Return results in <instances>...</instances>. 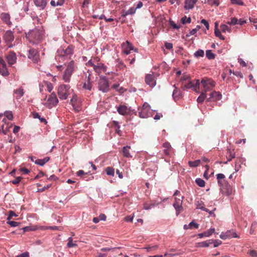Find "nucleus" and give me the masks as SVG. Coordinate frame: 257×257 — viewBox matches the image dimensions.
Here are the masks:
<instances>
[{
  "label": "nucleus",
  "mask_w": 257,
  "mask_h": 257,
  "mask_svg": "<svg viewBox=\"0 0 257 257\" xmlns=\"http://www.w3.org/2000/svg\"><path fill=\"white\" fill-rule=\"evenodd\" d=\"M124 220L126 222H133V216H127L124 218Z\"/></svg>",
  "instance_id": "obj_58"
},
{
  "label": "nucleus",
  "mask_w": 257,
  "mask_h": 257,
  "mask_svg": "<svg viewBox=\"0 0 257 257\" xmlns=\"http://www.w3.org/2000/svg\"><path fill=\"white\" fill-rule=\"evenodd\" d=\"M76 241L73 242V239L71 237H70L68 239V242L67 244V246L69 248L74 247L77 246V244L75 243Z\"/></svg>",
  "instance_id": "obj_29"
},
{
  "label": "nucleus",
  "mask_w": 257,
  "mask_h": 257,
  "mask_svg": "<svg viewBox=\"0 0 257 257\" xmlns=\"http://www.w3.org/2000/svg\"><path fill=\"white\" fill-rule=\"evenodd\" d=\"M222 98V94L219 91H213L210 93V106L211 105L210 103L217 100H219Z\"/></svg>",
  "instance_id": "obj_15"
},
{
  "label": "nucleus",
  "mask_w": 257,
  "mask_h": 257,
  "mask_svg": "<svg viewBox=\"0 0 257 257\" xmlns=\"http://www.w3.org/2000/svg\"><path fill=\"white\" fill-rule=\"evenodd\" d=\"M238 20L236 18H232L230 21H228L227 24L230 26H234L237 24Z\"/></svg>",
  "instance_id": "obj_39"
},
{
  "label": "nucleus",
  "mask_w": 257,
  "mask_h": 257,
  "mask_svg": "<svg viewBox=\"0 0 257 257\" xmlns=\"http://www.w3.org/2000/svg\"><path fill=\"white\" fill-rule=\"evenodd\" d=\"M47 88L49 92H50L52 91L53 89V86L51 83H48L47 84Z\"/></svg>",
  "instance_id": "obj_61"
},
{
  "label": "nucleus",
  "mask_w": 257,
  "mask_h": 257,
  "mask_svg": "<svg viewBox=\"0 0 257 257\" xmlns=\"http://www.w3.org/2000/svg\"><path fill=\"white\" fill-rule=\"evenodd\" d=\"M191 19L190 18H187L186 16H184L181 19V22L183 24H185L186 23H190Z\"/></svg>",
  "instance_id": "obj_40"
},
{
  "label": "nucleus",
  "mask_w": 257,
  "mask_h": 257,
  "mask_svg": "<svg viewBox=\"0 0 257 257\" xmlns=\"http://www.w3.org/2000/svg\"><path fill=\"white\" fill-rule=\"evenodd\" d=\"M26 36L27 38L29 39L30 41L33 40L40 41L43 38L42 32L38 29L31 31L26 35Z\"/></svg>",
  "instance_id": "obj_9"
},
{
  "label": "nucleus",
  "mask_w": 257,
  "mask_h": 257,
  "mask_svg": "<svg viewBox=\"0 0 257 257\" xmlns=\"http://www.w3.org/2000/svg\"><path fill=\"white\" fill-rule=\"evenodd\" d=\"M75 69L74 62L73 61H70L64 71V74L63 75V80L65 82H69L70 78L72 75V73Z\"/></svg>",
  "instance_id": "obj_5"
},
{
  "label": "nucleus",
  "mask_w": 257,
  "mask_h": 257,
  "mask_svg": "<svg viewBox=\"0 0 257 257\" xmlns=\"http://www.w3.org/2000/svg\"><path fill=\"white\" fill-rule=\"evenodd\" d=\"M44 229H51V230H60L61 227H58L57 226H44L43 227Z\"/></svg>",
  "instance_id": "obj_42"
},
{
  "label": "nucleus",
  "mask_w": 257,
  "mask_h": 257,
  "mask_svg": "<svg viewBox=\"0 0 257 257\" xmlns=\"http://www.w3.org/2000/svg\"><path fill=\"white\" fill-rule=\"evenodd\" d=\"M88 65L93 67L95 72L99 75L102 72H105L106 67L102 63L100 62V60L98 57H95L90 60L88 63Z\"/></svg>",
  "instance_id": "obj_2"
},
{
  "label": "nucleus",
  "mask_w": 257,
  "mask_h": 257,
  "mask_svg": "<svg viewBox=\"0 0 257 257\" xmlns=\"http://www.w3.org/2000/svg\"><path fill=\"white\" fill-rule=\"evenodd\" d=\"M222 243V241L219 239L210 240V244H213L214 247H217Z\"/></svg>",
  "instance_id": "obj_34"
},
{
  "label": "nucleus",
  "mask_w": 257,
  "mask_h": 257,
  "mask_svg": "<svg viewBox=\"0 0 257 257\" xmlns=\"http://www.w3.org/2000/svg\"><path fill=\"white\" fill-rule=\"evenodd\" d=\"M217 179H218V183L220 186L223 189L226 190L227 195H229L232 192V189L230 185L225 180H222L225 178L224 174L219 173L217 175Z\"/></svg>",
  "instance_id": "obj_6"
},
{
  "label": "nucleus",
  "mask_w": 257,
  "mask_h": 257,
  "mask_svg": "<svg viewBox=\"0 0 257 257\" xmlns=\"http://www.w3.org/2000/svg\"><path fill=\"white\" fill-rule=\"evenodd\" d=\"M58 102L59 101L56 94L53 92L50 95L44 105L48 108H51L52 107L56 106Z\"/></svg>",
  "instance_id": "obj_10"
},
{
  "label": "nucleus",
  "mask_w": 257,
  "mask_h": 257,
  "mask_svg": "<svg viewBox=\"0 0 257 257\" xmlns=\"http://www.w3.org/2000/svg\"><path fill=\"white\" fill-rule=\"evenodd\" d=\"M13 216H17V215L13 211H9V215L7 218L8 220H10Z\"/></svg>",
  "instance_id": "obj_50"
},
{
  "label": "nucleus",
  "mask_w": 257,
  "mask_h": 257,
  "mask_svg": "<svg viewBox=\"0 0 257 257\" xmlns=\"http://www.w3.org/2000/svg\"><path fill=\"white\" fill-rule=\"evenodd\" d=\"M4 115L9 120H13V114L12 111H7L5 112Z\"/></svg>",
  "instance_id": "obj_37"
},
{
  "label": "nucleus",
  "mask_w": 257,
  "mask_h": 257,
  "mask_svg": "<svg viewBox=\"0 0 257 257\" xmlns=\"http://www.w3.org/2000/svg\"><path fill=\"white\" fill-rule=\"evenodd\" d=\"M98 217L99 220H103V221H105L106 218V216L104 214H100Z\"/></svg>",
  "instance_id": "obj_60"
},
{
  "label": "nucleus",
  "mask_w": 257,
  "mask_h": 257,
  "mask_svg": "<svg viewBox=\"0 0 257 257\" xmlns=\"http://www.w3.org/2000/svg\"><path fill=\"white\" fill-rule=\"evenodd\" d=\"M28 58L31 59L34 63H37L40 59L38 51L35 49H30L29 50Z\"/></svg>",
  "instance_id": "obj_12"
},
{
  "label": "nucleus",
  "mask_w": 257,
  "mask_h": 257,
  "mask_svg": "<svg viewBox=\"0 0 257 257\" xmlns=\"http://www.w3.org/2000/svg\"><path fill=\"white\" fill-rule=\"evenodd\" d=\"M228 234V232H222L221 234L220 235V237L222 239H226L227 238H229L230 237V236L227 235Z\"/></svg>",
  "instance_id": "obj_45"
},
{
  "label": "nucleus",
  "mask_w": 257,
  "mask_h": 257,
  "mask_svg": "<svg viewBox=\"0 0 257 257\" xmlns=\"http://www.w3.org/2000/svg\"><path fill=\"white\" fill-rule=\"evenodd\" d=\"M227 157L228 158V160L230 161L235 157V154L232 152H230Z\"/></svg>",
  "instance_id": "obj_52"
},
{
  "label": "nucleus",
  "mask_w": 257,
  "mask_h": 257,
  "mask_svg": "<svg viewBox=\"0 0 257 257\" xmlns=\"http://www.w3.org/2000/svg\"><path fill=\"white\" fill-rule=\"evenodd\" d=\"M163 147L165 148L164 153L166 155H169L172 150L171 146L168 142H165L163 144Z\"/></svg>",
  "instance_id": "obj_25"
},
{
  "label": "nucleus",
  "mask_w": 257,
  "mask_h": 257,
  "mask_svg": "<svg viewBox=\"0 0 257 257\" xmlns=\"http://www.w3.org/2000/svg\"><path fill=\"white\" fill-rule=\"evenodd\" d=\"M0 73L4 76H7L9 75V72L8 71V69L6 67V65L4 66H2L0 67Z\"/></svg>",
  "instance_id": "obj_28"
},
{
  "label": "nucleus",
  "mask_w": 257,
  "mask_h": 257,
  "mask_svg": "<svg viewBox=\"0 0 257 257\" xmlns=\"http://www.w3.org/2000/svg\"><path fill=\"white\" fill-rule=\"evenodd\" d=\"M204 54V53L202 50H199L197 51H196L194 54L195 57H202L203 56Z\"/></svg>",
  "instance_id": "obj_44"
},
{
  "label": "nucleus",
  "mask_w": 257,
  "mask_h": 257,
  "mask_svg": "<svg viewBox=\"0 0 257 257\" xmlns=\"http://www.w3.org/2000/svg\"><path fill=\"white\" fill-rule=\"evenodd\" d=\"M200 164V160H197L193 161H189L188 164L191 167H196L198 166Z\"/></svg>",
  "instance_id": "obj_33"
},
{
  "label": "nucleus",
  "mask_w": 257,
  "mask_h": 257,
  "mask_svg": "<svg viewBox=\"0 0 257 257\" xmlns=\"http://www.w3.org/2000/svg\"><path fill=\"white\" fill-rule=\"evenodd\" d=\"M197 208L208 212V209L205 207V205L202 201H199L197 204Z\"/></svg>",
  "instance_id": "obj_31"
},
{
  "label": "nucleus",
  "mask_w": 257,
  "mask_h": 257,
  "mask_svg": "<svg viewBox=\"0 0 257 257\" xmlns=\"http://www.w3.org/2000/svg\"><path fill=\"white\" fill-rule=\"evenodd\" d=\"M34 2L37 7L42 9H44L47 4L46 0H34Z\"/></svg>",
  "instance_id": "obj_22"
},
{
  "label": "nucleus",
  "mask_w": 257,
  "mask_h": 257,
  "mask_svg": "<svg viewBox=\"0 0 257 257\" xmlns=\"http://www.w3.org/2000/svg\"><path fill=\"white\" fill-rule=\"evenodd\" d=\"M183 196H180L179 198L175 197V202L173 203V206L176 209V215L178 216L183 210L182 199Z\"/></svg>",
  "instance_id": "obj_11"
},
{
  "label": "nucleus",
  "mask_w": 257,
  "mask_h": 257,
  "mask_svg": "<svg viewBox=\"0 0 257 257\" xmlns=\"http://www.w3.org/2000/svg\"><path fill=\"white\" fill-rule=\"evenodd\" d=\"M98 88L102 92H107L109 90V84L108 79L104 76H100L98 81Z\"/></svg>",
  "instance_id": "obj_7"
},
{
  "label": "nucleus",
  "mask_w": 257,
  "mask_h": 257,
  "mask_svg": "<svg viewBox=\"0 0 257 257\" xmlns=\"http://www.w3.org/2000/svg\"><path fill=\"white\" fill-rule=\"evenodd\" d=\"M123 52L126 55H128L131 53V51L134 50V47L132 44L128 41L122 44Z\"/></svg>",
  "instance_id": "obj_17"
},
{
  "label": "nucleus",
  "mask_w": 257,
  "mask_h": 257,
  "mask_svg": "<svg viewBox=\"0 0 257 257\" xmlns=\"http://www.w3.org/2000/svg\"><path fill=\"white\" fill-rule=\"evenodd\" d=\"M220 29L223 33L231 32V29L226 25H221L220 26Z\"/></svg>",
  "instance_id": "obj_35"
},
{
  "label": "nucleus",
  "mask_w": 257,
  "mask_h": 257,
  "mask_svg": "<svg viewBox=\"0 0 257 257\" xmlns=\"http://www.w3.org/2000/svg\"><path fill=\"white\" fill-rule=\"evenodd\" d=\"M249 253L252 257H257V252L254 250H250Z\"/></svg>",
  "instance_id": "obj_56"
},
{
  "label": "nucleus",
  "mask_w": 257,
  "mask_h": 257,
  "mask_svg": "<svg viewBox=\"0 0 257 257\" xmlns=\"http://www.w3.org/2000/svg\"><path fill=\"white\" fill-rule=\"evenodd\" d=\"M22 178L21 177H18L16 178L15 180L12 181L11 182L13 184L18 185L20 183V181H21Z\"/></svg>",
  "instance_id": "obj_48"
},
{
  "label": "nucleus",
  "mask_w": 257,
  "mask_h": 257,
  "mask_svg": "<svg viewBox=\"0 0 257 257\" xmlns=\"http://www.w3.org/2000/svg\"><path fill=\"white\" fill-rule=\"evenodd\" d=\"M201 23L203 24L205 26L207 30H209V23L206 20L203 19L201 21Z\"/></svg>",
  "instance_id": "obj_62"
},
{
  "label": "nucleus",
  "mask_w": 257,
  "mask_h": 257,
  "mask_svg": "<svg viewBox=\"0 0 257 257\" xmlns=\"http://www.w3.org/2000/svg\"><path fill=\"white\" fill-rule=\"evenodd\" d=\"M211 4L212 5H215L216 6H218L219 4V0H213L212 2L210 0V5Z\"/></svg>",
  "instance_id": "obj_59"
},
{
  "label": "nucleus",
  "mask_w": 257,
  "mask_h": 257,
  "mask_svg": "<svg viewBox=\"0 0 257 257\" xmlns=\"http://www.w3.org/2000/svg\"><path fill=\"white\" fill-rule=\"evenodd\" d=\"M77 101V96L76 95V94H74L72 95V97L70 100V103L72 105V106L76 110V111H78L79 108L76 106Z\"/></svg>",
  "instance_id": "obj_24"
},
{
  "label": "nucleus",
  "mask_w": 257,
  "mask_h": 257,
  "mask_svg": "<svg viewBox=\"0 0 257 257\" xmlns=\"http://www.w3.org/2000/svg\"><path fill=\"white\" fill-rule=\"evenodd\" d=\"M16 257H29V253L28 252H25L17 255Z\"/></svg>",
  "instance_id": "obj_55"
},
{
  "label": "nucleus",
  "mask_w": 257,
  "mask_h": 257,
  "mask_svg": "<svg viewBox=\"0 0 257 257\" xmlns=\"http://www.w3.org/2000/svg\"><path fill=\"white\" fill-rule=\"evenodd\" d=\"M3 121L5 124L2 126V131L5 135H6L8 132H9L10 129L12 127V124L7 122V119L6 118H4Z\"/></svg>",
  "instance_id": "obj_19"
},
{
  "label": "nucleus",
  "mask_w": 257,
  "mask_h": 257,
  "mask_svg": "<svg viewBox=\"0 0 257 257\" xmlns=\"http://www.w3.org/2000/svg\"><path fill=\"white\" fill-rule=\"evenodd\" d=\"M188 226L190 229L198 228L199 227V224L195 223L194 221H192L188 224Z\"/></svg>",
  "instance_id": "obj_43"
},
{
  "label": "nucleus",
  "mask_w": 257,
  "mask_h": 257,
  "mask_svg": "<svg viewBox=\"0 0 257 257\" xmlns=\"http://www.w3.org/2000/svg\"><path fill=\"white\" fill-rule=\"evenodd\" d=\"M2 19L7 24H10V16L8 14L3 13L1 15Z\"/></svg>",
  "instance_id": "obj_32"
},
{
  "label": "nucleus",
  "mask_w": 257,
  "mask_h": 257,
  "mask_svg": "<svg viewBox=\"0 0 257 257\" xmlns=\"http://www.w3.org/2000/svg\"><path fill=\"white\" fill-rule=\"evenodd\" d=\"M226 232H228V234H227V235L230 236V238H232V237L236 238V237H238L236 232L235 231H234L233 230H228Z\"/></svg>",
  "instance_id": "obj_41"
},
{
  "label": "nucleus",
  "mask_w": 257,
  "mask_h": 257,
  "mask_svg": "<svg viewBox=\"0 0 257 257\" xmlns=\"http://www.w3.org/2000/svg\"><path fill=\"white\" fill-rule=\"evenodd\" d=\"M195 182L196 184L201 187H203L205 186V181L200 178H197L195 180Z\"/></svg>",
  "instance_id": "obj_36"
},
{
  "label": "nucleus",
  "mask_w": 257,
  "mask_h": 257,
  "mask_svg": "<svg viewBox=\"0 0 257 257\" xmlns=\"http://www.w3.org/2000/svg\"><path fill=\"white\" fill-rule=\"evenodd\" d=\"M6 59L8 64L11 66L16 62L17 58L16 53L13 51H10L7 55Z\"/></svg>",
  "instance_id": "obj_13"
},
{
  "label": "nucleus",
  "mask_w": 257,
  "mask_h": 257,
  "mask_svg": "<svg viewBox=\"0 0 257 257\" xmlns=\"http://www.w3.org/2000/svg\"><path fill=\"white\" fill-rule=\"evenodd\" d=\"M73 92V90L70 88L69 85L61 84L57 89V93L59 98L61 100H65L68 96Z\"/></svg>",
  "instance_id": "obj_4"
},
{
  "label": "nucleus",
  "mask_w": 257,
  "mask_h": 257,
  "mask_svg": "<svg viewBox=\"0 0 257 257\" xmlns=\"http://www.w3.org/2000/svg\"><path fill=\"white\" fill-rule=\"evenodd\" d=\"M215 29L214 33L216 37L219 38L221 40H224V37L221 35L220 31L217 29V23L215 22Z\"/></svg>",
  "instance_id": "obj_27"
},
{
  "label": "nucleus",
  "mask_w": 257,
  "mask_h": 257,
  "mask_svg": "<svg viewBox=\"0 0 257 257\" xmlns=\"http://www.w3.org/2000/svg\"><path fill=\"white\" fill-rule=\"evenodd\" d=\"M91 75L89 73L87 76V82H85L83 84V88L88 90L89 91H91L92 88V83L91 82Z\"/></svg>",
  "instance_id": "obj_20"
},
{
  "label": "nucleus",
  "mask_w": 257,
  "mask_h": 257,
  "mask_svg": "<svg viewBox=\"0 0 257 257\" xmlns=\"http://www.w3.org/2000/svg\"><path fill=\"white\" fill-rule=\"evenodd\" d=\"M15 93L17 94L16 97L20 98L24 95V89L22 87H20L15 91Z\"/></svg>",
  "instance_id": "obj_30"
},
{
  "label": "nucleus",
  "mask_w": 257,
  "mask_h": 257,
  "mask_svg": "<svg viewBox=\"0 0 257 257\" xmlns=\"http://www.w3.org/2000/svg\"><path fill=\"white\" fill-rule=\"evenodd\" d=\"M165 47L167 49H171L173 48V44L171 43L166 42L165 44Z\"/></svg>",
  "instance_id": "obj_54"
},
{
  "label": "nucleus",
  "mask_w": 257,
  "mask_h": 257,
  "mask_svg": "<svg viewBox=\"0 0 257 257\" xmlns=\"http://www.w3.org/2000/svg\"><path fill=\"white\" fill-rule=\"evenodd\" d=\"M106 174L108 175L113 176L114 174V170L111 167H107L105 169Z\"/></svg>",
  "instance_id": "obj_38"
},
{
  "label": "nucleus",
  "mask_w": 257,
  "mask_h": 257,
  "mask_svg": "<svg viewBox=\"0 0 257 257\" xmlns=\"http://www.w3.org/2000/svg\"><path fill=\"white\" fill-rule=\"evenodd\" d=\"M7 223L11 225L12 227H16L19 224V223L14 221L8 220Z\"/></svg>",
  "instance_id": "obj_49"
},
{
  "label": "nucleus",
  "mask_w": 257,
  "mask_h": 257,
  "mask_svg": "<svg viewBox=\"0 0 257 257\" xmlns=\"http://www.w3.org/2000/svg\"><path fill=\"white\" fill-rule=\"evenodd\" d=\"M231 3L234 5H237L239 6H243V3L242 0H230Z\"/></svg>",
  "instance_id": "obj_46"
},
{
  "label": "nucleus",
  "mask_w": 257,
  "mask_h": 257,
  "mask_svg": "<svg viewBox=\"0 0 257 257\" xmlns=\"http://www.w3.org/2000/svg\"><path fill=\"white\" fill-rule=\"evenodd\" d=\"M136 10L137 9L136 8H131L128 11H127L128 12L127 14L129 15L134 14L136 13Z\"/></svg>",
  "instance_id": "obj_51"
},
{
  "label": "nucleus",
  "mask_w": 257,
  "mask_h": 257,
  "mask_svg": "<svg viewBox=\"0 0 257 257\" xmlns=\"http://www.w3.org/2000/svg\"><path fill=\"white\" fill-rule=\"evenodd\" d=\"M92 17L94 19H103V17H104V15H96V14H94L92 16Z\"/></svg>",
  "instance_id": "obj_53"
},
{
  "label": "nucleus",
  "mask_w": 257,
  "mask_h": 257,
  "mask_svg": "<svg viewBox=\"0 0 257 257\" xmlns=\"http://www.w3.org/2000/svg\"><path fill=\"white\" fill-rule=\"evenodd\" d=\"M117 110L119 114L126 115L130 113L131 109L125 104H120L117 107Z\"/></svg>",
  "instance_id": "obj_14"
},
{
  "label": "nucleus",
  "mask_w": 257,
  "mask_h": 257,
  "mask_svg": "<svg viewBox=\"0 0 257 257\" xmlns=\"http://www.w3.org/2000/svg\"><path fill=\"white\" fill-rule=\"evenodd\" d=\"M20 171H21V172H22L23 173H24L25 174H27L30 172V171L28 169L25 168H21L20 169Z\"/></svg>",
  "instance_id": "obj_64"
},
{
  "label": "nucleus",
  "mask_w": 257,
  "mask_h": 257,
  "mask_svg": "<svg viewBox=\"0 0 257 257\" xmlns=\"http://www.w3.org/2000/svg\"><path fill=\"white\" fill-rule=\"evenodd\" d=\"M130 149H131L130 146H126L123 147L121 152H122V154L124 157H125V158L132 157V156L130 153Z\"/></svg>",
  "instance_id": "obj_21"
},
{
  "label": "nucleus",
  "mask_w": 257,
  "mask_h": 257,
  "mask_svg": "<svg viewBox=\"0 0 257 257\" xmlns=\"http://www.w3.org/2000/svg\"><path fill=\"white\" fill-rule=\"evenodd\" d=\"M174 87H175V89L173 91L172 96L174 99L176 101L182 97V93L181 91L175 87V85H174Z\"/></svg>",
  "instance_id": "obj_26"
},
{
  "label": "nucleus",
  "mask_w": 257,
  "mask_h": 257,
  "mask_svg": "<svg viewBox=\"0 0 257 257\" xmlns=\"http://www.w3.org/2000/svg\"><path fill=\"white\" fill-rule=\"evenodd\" d=\"M197 0H186L184 8L186 9H192Z\"/></svg>",
  "instance_id": "obj_23"
},
{
  "label": "nucleus",
  "mask_w": 257,
  "mask_h": 257,
  "mask_svg": "<svg viewBox=\"0 0 257 257\" xmlns=\"http://www.w3.org/2000/svg\"><path fill=\"white\" fill-rule=\"evenodd\" d=\"M4 39L7 44L12 42L14 39V36L11 31H7L4 36Z\"/></svg>",
  "instance_id": "obj_18"
},
{
  "label": "nucleus",
  "mask_w": 257,
  "mask_h": 257,
  "mask_svg": "<svg viewBox=\"0 0 257 257\" xmlns=\"http://www.w3.org/2000/svg\"><path fill=\"white\" fill-rule=\"evenodd\" d=\"M192 88L197 93L200 92L197 98L198 103H202L206 97V92L209 90V80L207 77L203 78L201 82L199 80L189 81L182 86L183 90Z\"/></svg>",
  "instance_id": "obj_1"
},
{
  "label": "nucleus",
  "mask_w": 257,
  "mask_h": 257,
  "mask_svg": "<svg viewBox=\"0 0 257 257\" xmlns=\"http://www.w3.org/2000/svg\"><path fill=\"white\" fill-rule=\"evenodd\" d=\"M35 164L39 165L41 166H43L44 165L42 159H37L35 161Z\"/></svg>",
  "instance_id": "obj_57"
},
{
  "label": "nucleus",
  "mask_w": 257,
  "mask_h": 257,
  "mask_svg": "<svg viewBox=\"0 0 257 257\" xmlns=\"http://www.w3.org/2000/svg\"><path fill=\"white\" fill-rule=\"evenodd\" d=\"M208 245L209 243L207 242V241H206L198 243L197 246L198 247H205L208 246Z\"/></svg>",
  "instance_id": "obj_47"
},
{
  "label": "nucleus",
  "mask_w": 257,
  "mask_h": 257,
  "mask_svg": "<svg viewBox=\"0 0 257 257\" xmlns=\"http://www.w3.org/2000/svg\"><path fill=\"white\" fill-rule=\"evenodd\" d=\"M145 82L151 87H154L156 84L153 74H148L145 77Z\"/></svg>",
  "instance_id": "obj_16"
},
{
  "label": "nucleus",
  "mask_w": 257,
  "mask_h": 257,
  "mask_svg": "<svg viewBox=\"0 0 257 257\" xmlns=\"http://www.w3.org/2000/svg\"><path fill=\"white\" fill-rule=\"evenodd\" d=\"M238 62L243 67L246 66V64L244 61H243L242 59H238Z\"/></svg>",
  "instance_id": "obj_63"
},
{
  "label": "nucleus",
  "mask_w": 257,
  "mask_h": 257,
  "mask_svg": "<svg viewBox=\"0 0 257 257\" xmlns=\"http://www.w3.org/2000/svg\"><path fill=\"white\" fill-rule=\"evenodd\" d=\"M139 116L141 118H147L151 116V110L150 105L145 102L141 107L138 108Z\"/></svg>",
  "instance_id": "obj_8"
},
{
  "label": "nucleus",
  "mask_w": 257,
  "mask_h": 257,
  "mask_svg": "<svg viewBox=\"0 0 257 257\" xmlns=\"http://www.w3.org/2000/svg\"><path fill=\"white\" fill-rule=\"evenodd\" d=\"M74 47L72 45H69L66 49H59L57 51V55L56 59L60 61V59L70 58L73 54Z\"/></svg>",
  "instance_id": "obj_3"
}]
</instances>
